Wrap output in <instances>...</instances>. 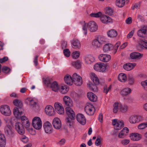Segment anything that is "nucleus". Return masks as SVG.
Here are the masks:
<instances>
[{"label": "nucleus", "mask_w": 147, "mask_h": 147, "mask_svg": "<svg viewBox=\"0 0 147 147\" xmlns=\"http://www.w3.org/2000/svg\"><path fill=\"white\" fill-rule=\"evenodd\" d=\"M138 128L140 129H144L146 128L145 123H143L139 124L138 126Z\"/></svg>", "instance_id": "obj_57"}, {"label": "nucleus", "mask_w": 147, "mask_h": 147, "mask_svg": "<svg viewBox=\"0 0 147 147\" xmlns=\"http://www.w3.org/2000/svg\"><path fill=\"white\" fill-rule=\"evenodd\" d=\"M101 15V13L100 12H99L98 13H91L90 15V16L92 17L98 18L100 17Z\"/></svg>", "instance_id": "obj_52"}, {"label": "nucleus", "mask_w": 147, "mask_h": 147, "mask_svg": "<svg viewBox=\"0 0 147 147\" xmlns=\"http://www.w3.org/2000/svg\"><path fill=\"white\" fill-rule=\"evenodd\" d=\"M54 106L56 111L58 114L63 115L64 114V109L61 103L57 102L55 103Z\"/></svg>", "instance_id": "obj_8"}, {"label": "nucleus", "mask_w": 147, "mask_h": 147, "mask_svg": "<svg viewBox=\"0 0 147 147\" xmlns=\"http://www.w3.org/2000/svg\"><path fill=\"white\" fill-rule=\"evenodd\" d=\"M67 46V42L66 41H63L61 43V46L62 49L66 48Z\"/></svg>", "instance_id": "obj_62"}, {"label": "nucleus", "mask_w": 147, "mask_h": 147, "mask_svg": "<svg viewBox=\"0 0 147 147\" xmlns=\"http://www.w3.org/2000/svg\"><path fill=\"white\" fill-rule=\"evenodd\" d=\"M72 57L73 58L76 59L79 57L80 53L78 51H75L72 53Z\"/></svg>", "instance_id": "obj_48"}, {"label": "nucleus", "mask_w": 147, "mask_h": 147, "mask_svg": "<svg viewBox=\"0 0 147 147\" xmlns=\"http://www.w3.org/2000/svg\"><path fill=\"white\" fill-rule=\"evenodd\" d=\"M105 41V37L99 36L93 39L92 42V46L95 49L100 48Z\"/></svg>", "instance_id": "obj_2"}, {"label": "nucleus", "mask_w": 147, "mask_h": 147, "mask_svg": "<svg viewBox=\"0 0 147 147\" xmlns=\"http://www.w3.org/2000/svg\"><path fill=\"white\" fill-rule=\"evenodd\" d=\"M69 90V88L66 85L61 86H60L59 91L61 94H65L67 93Z\"/></svg>", "instance_id": "obj_32"}, {"label": "nucleus", "mask_w": 147, "mask_h": 147, "mask_svg": "<svg viewBox=\"0 0 147 147\" xmlns=\"http://www.w3.org/2000/svg\"><path fill=\"white\" fill-rule=\"evenodd\" d=\"M128 81L129 84L130 85L133 84L134 82V80L131 76H129L128 77Z\"/></svg>", "instance_id": "obj_54"}, {"label": "nucleus", "mask_w": 147, "mask_h": 147, "mask_svg": "<svg viewBox=\"0 0 147 147\" xmlns=\"http://www.w3.org/2000/svg\"><path fill=\"white\" fill-rule=\"evenodd\" d=\"M113 45L111 44L108 43L105 44L103 47V50L104 52H107L112 49Z\"/></svg>", "instance_id": "obj_39"}, {"label": "nucleus", "mask_w": 147, "mask_h": 147, "mask_svg": "<svg viewBox=\"0 0 147 147\" xmlns=\"http://www.w3.org/2000/svg\"><path fill=\"white\" fill-rule=\"evenodd\" d=\"M118 80L121 82H125L127 80V77L126 74L123 73H120L118 77Z\"/></svg>", "instance_id": "obj_34"}, {"label": "nucleus", "mask_w": 147, "mask_h": 147, "mask_svg": "<svg viewBox=\"0 0 147 147\" xmlns=\"http://www.w3.org/2000/svg\"><path fill=\"white\" fill-rule=\"evenodd\" d=\"M45 132L47 134H50L52 133L53 129L51 123L49 121L45 122L43 125Z\"/></svg>", "instance_id": "obj_11"}, {"label": "nucleus", "mask_w": 147, "mask_h": 147, "mask_svg": "<svg viewBox=\"0 0 147 147\" xmlns=\"http://www.w3.org/2000/svg\"><path fill=\"white\" fill-rule=\"evenodd\" d=\"M143 119L141 116L138 115H134L131 116L128 119L129 122L131 124H135L140 122Z\"/></svg>", "instance_id": "obj_9"}, {"label": "nucleus", "mask_w": 147, "mask_h": 147, "mask_svg": "<svg viewBox=\"0 0 147 147\" xmlns=\"http://www.w3.org/2000/svg\"><path fill=\"white\" fill-rule=\"evenodd\" d=\"M98 58L101 61L106 63L109 62L111 60V57L108 54H100L98 55Z\"/></svg>", "instance_id": "obj_14"}, {"label": "nucleus", "mask_w": 147, "mask_h": 147, "mask_svg": "<svg viewBox=\"0 0 147 147\" xmlns=\"http://www.w3.org/2000/svg\"><path fill=\"white\" fill-rule=\"evenodd\" d=\"M130 139L134 141H137L140 140L142 138V135L137 133L131 134L129 135Z\"/></svg>", "instance_id": "obj_18"}, {"label": "nucleus", "mask_w": 147, "mask_h": 147, "mask_svg": "<svg viewBox=\"0 0 147 147\" xmlns=\"http://www.w3.org/2000/svg\"><path fill=\"white\" fill-rule=\"evenodd\" d=\"M137 43L140 48L143 49H147V40L144 39H139Z\"/></svg>", "instance_id": "obj_23"}, {"label": "nucleus", "mask_w": 147, "mask_h": 147, "mask_svg": "<svg viewBox=\"0 0 147 147\" xmlns=\"http://www.w3.org/2000/svg\"><path fill=\"white\" fill-rule=\"evenodd\" d=\"M141 145L139 144H129L128 146V147H140Z\"/></svg>", "instance_id": "obj_64"}, {"label": "nucleus", "mask_w": 147, "mask_h": 147, "mask_svg": "<svg viewBox=\"0 0 147 147\" xmlns=\"http://www.w3.org/2000/svg\"><path fill=\"white\" fill-rule=\"evenodd\" d=\"M120 111L123 113L126 112L128 110V107L125 105H122L120 103Z\"/></svg>", "instance_id": "obj_46"}, {"label": "nucleus", "mask_w": 147, "mask_h": 147, "mask_svg": "<svg viewBox=\"0 0 147 147\" xmlns=\"http://www.w3.org/2000/svg\"><path fill=\"white\" fill-rule=\"evenodd\" d=\"M8 60V58L7 57H5L0 59V63H2L7 61Z\"/></svg>", "instance_id": "obj_59"}, {"label": "nucleus", "mask_w": 147, "mask_h": 147, "mask_svg": "<svg viewBox=\"0 0 147 147\" xmlns=\"http://www.w3.org/2000/svg\"><path fill=\"white\" fill-rule=\"evenodd\" d=\"M71 44L73 47L75 49H79L81 47V44L80 41L78 39H74L72 41Z\"/></svg>", "instance_id": "obj_30"}, {"label": "nucleus", "mask_w": 147, "mask_h": 147, "mask_svg": "<svg viewBox=\"0 0 147 147\" xmlns=\"http://www.w3.org/2000/svg\"><path fill=\"white\" fill-rule=\"evenodd\" d=\"M64 80L65 83L67 85H72V77L70 75L66 74L64 77Z\"/></svg>", "instance_id": "obj_28"}, {"label": "nucleus", "mask_w": 147, "mask_h": 147, "mask_svg": "<svg viewBox=\"0 0 147 147\" xmlns=\"http://www.w3.org/2000/svg\"><path fill=\"white\" fill-rule=\"evenodd\" d=\"M120 45V43L119 42H117L113 48V51L114 54H115L117 52L118 48Z\"/></svg>", "instance_id": "obj_49"}, {"label": "nucleus", "mask_w": 147, "mask_h": 147, "mask_svg": "<svg viewBox=\"0 0 147 147\" xmlns=\"http://www.w3.org/2000/svg\"><path fill=\"white\" fill-rule=\"evenodd\" d=\"M107 68L106 65L103 63L98 62L95 63L93 66L94 69L97 71L104 72L105 71Z\"/></svg>", "instance_id": "obj_7"}, {"label": "nucleus", "mask_w": 147, "mask_h": 147, "mask_svg": "<svg viewBox=\"0 0 147 147\" xmlns=\"http://www.w3.org/2000/svg\"><path fill=\"white\" fill-rule=\"evenodd\" d=\"M21 140L24 143H27L28 141V138L25 136H23L20 138Z\"/></svg>", "instance_id": "obj_58"}, {"label": "nucleus", "mask_w": 147, "mask_h": 147, "mask_svg": "<svg viewBox=\"0 0 147 147\" xmlns=\"http://www.w3.org/2000/svg\"><path fill=\"white\" fill-rule=\"evenodd\" d=\"M89 87L93 91H95L96 89V87L94 85L92 84H89Z\"/></svg>", "instance_id": "obj_60"}, {"label": "nucleus", "mask_w": 147, "mask_h": 147, "mask_svg": "<svg viewBox=\"0 0 147 147\" xmlns=\"http://www.w3.org/2000/svg\"><path fill=\"white\" fill-rule=\"evenodd\" d=\"M26 101L29 105L32 107L36 105V101L34 98H28L26 99Z\"/></svg>", "instance_id": "obj_35"}, {"label": "nucleus", "mask_w": 147, "mask_h": 147, "mask_svg": "<svg viewBox=\"0 0 147 147\" xmlns=\"http://www.w3.org/2000/svg\"><path fill=\"white\" fill-rule=\"evenodd\" d=\"M139 6V4L138 3H135L131 7V9L133 10H134L135 9L138 8Z\"/></svg>", "instance_id": "obj_63"}, {"label": "nucleus", "mask_w": 147, "mask_h": 147, "mask_svg": "<svg viewBox=\"0 0 147 147\" xmlns=\"http://www.w3.org/2000/svg\"><path fill=\"white\" fill-rule=\"evenodd\" d=\"M85 63L87 64H90L95 61L94 57L90 55H87L84 57Z\"/></svg>", "instance_id": "obj_24"}, {"label": "nucleus", "mask_w": 147, "mask_h": 147, "mask_svg": "<svg viewBox=\"0 0 147 147\" xmlns=\"http://www.w3.org/2000/svg\"><path fill=\"white\" fill-rule=\"evenodd\" d=\"M143 56L142 54L139 53L134 52L130 54V57L132 59H141Z\"/></svg>", "instance_id": "obj_29"}, {"label": "nucleus", "mask_w": 147, "mask_h": 147, "mask_svg": "<svg viewBox=\"0 0 147 147\" xmlns=\"http://www.w3.org/2000/svg\"><path fill=\"white\" fill-rule=\"evenodd\" d=\"M87 96L89 99L92 101H96L97 100V96L92 92H88L87 94Z\"/></svg>", "instance_id": "obj_33"}, {"label": "nucleus", "mask_w": 147, "mask_h": 147, "mask_svg": "<svg viewBox=\"0 0 147 147\" xmlns=\"http://www.w3.org/2000/svg\"><path fill=\"white\" fill-rule=\"evenodd\" d=\"M76 118L78 121L82 125H85L86 120L84 116L82 114L79 113L76 116Z\"/></svg>", "instance_id": "obj_21"}, {"label": "nucleus", "mask_w": 147, "mask_h": 147, "mask_svg": "<svg viewBox=\"0 0 147 147\" xmlns=\"http://www.w3.org/2000/svg\"><path fill=\"white\" fill-rule=\"evenodd\" d=\"M13 104L16 106H18L21 108L23 106L22 103L19 100L16 99L13 101Z\"/></svg>", "instance_id": "obj_45"}, {"label": "nucleus", "mask_w": 147, "mask_h": 147, "mask_svg": "<svg viewBox=\"0 0 147 147\" xmlns=\"http://www.w3.org/2000/svg\"><path fill=\"white\" fill-rule=\"evenodd\" d=\"M101 138L100 136H98L96 141L95 142V145L97 146H99L101 143Z\"/></svg>", "instance_id": "obj_53"}, {"label": "nucleus", "mask_w": 147, "mask_h": 147, "mask_svg": "<svg viewBox=\"0 0 147 147\" xmlns=\"http://www.w3.org/2000/svg\"><path fill=\"white\" fill-rule=\"evenodd\" d=\"M82 30L84 33L86 35L87 33V29L91 32H94L98 29V26L96 23L93 21L89 22L88 24L84 22L82 23Z\"/></svg>", "instance_id": "obj_1"}, {"label": "nucleus", "mask_w": 147, "mask_h": 147, "mask_svg": "<svg viewBox=\"0 0 147 147\" xmlns=\"http://www.w3.org/2000/svg\"><path fill=\"white\" fill-rule=\"evenodd\" d=\"M52 124L54 128L57 129H59L61 127V121L58 117H55L53 119Z\"/></svg>", "instance_id": "obj_15"}, {"label": "nucleus", "mask_w": 147, "mask_h": 147, "mask_svg": "<svg viewBox=\"0 0 147 147\" xmlns=\"http://www.w3.org/2000/svg\"><path fill=\"white\" fill-rule=\"evenodd\" d=\"M125 3V0H116L115 1L116 5L119 7H123Z\"/></svg>", "instance_id": "obj_41"}, {"label": "nucleus", "mask_w": 147, "mask_h": 147, "mask_svg": "<svg viewBox=\"0 0 147 147\" xmlns=\"http://www.w3.org/2000/svg\"><path fill=\"white\" fill-rule=\"evenodd\" d=\"M75 119H72L69 117H67L66 119V122L67 124L70 127L73 126L74 122L73 120Z\"/></svg>", "instance_id": "obj_43"}, {"label": "nucleus", "mask_w": 147, "mask_h": 147, "mask_svg": "<svg viewBox=\"0 0 147 147\" xmlns=\"http://www.w3.org/2000/svg\"><path fill=\"white\" fill-rule=\"evenodd\" d=\"M112 123L114 129L116 130H120L124 126L123 121L121 120L114 119L112 120Z\"/></svg>", "instance_id": "obj_5"}, {"label": "nucleus", "mask_w": 147, "mask_h": 147, "mask_svg": "<svg viewBox=\"0 0 147 147\" xmlns=\"http://www.w3.org/2000/svg\"><path fill=\"white\" fill-rule=\"evenodd\" d=\"M129 129L126 127H124L120 132L118 135V137L120 138H123L127 136L129 132Z\"/></svg>", "instance_id": "obj_20"}, {"label": "nucleus", "mask_w": 147, "mask_h": 147, "mask_svg": "<svg viewBox=\"0 0 147 147\" xmlns=\"http://www.w3.org/2000/svg\"><path fill=\"white\" fill-rule=\"evenodd\" d=\"M6 144V140L4 135L2 134H0V146L5 147Z\"/></svg>", "instance_id": "obj_36"}, {"label": "nucleus", "mask_w": 147, "mask_h": 147, "mask_svg": "<svg viewBox=\"0 0 147 147\" xmlns=\"http://www.w3.org/2000/svg\"><path fill=\"white\" fill-rule=\"evenodd\" d=\"M90 77L91 80L96 85L99 84V80L97 75L93 72L91 73L90 74Z\"/></svg>", "instance_id": "obj_27"}, {"label": "nucleus", "mask_w": 147, "mask_h": 147, "mask_svg": "<svg viewBox=\"0 0 147 147\" xmlns=\"http://www.w3.org/2000/svg\"><path fill=\"white\" fill-rule=\"evenodd\" d=\"M71 64L72 66L77 69H79L81 67L80 62L78 61L72 62Z\"/></svg>", "instance_id": "obj_44"}, {"label": "nucleus", "mask_w": 147, "mask_h": 147, "mask_svg": "<svg viewBox=\"0 0 147 147\" xmlns=\"http://www.w3.org/2000/svg\"><path fill=\"white\" fill-rule=\"evenodd\" d=\"M141 85L143 89L147 91V80L142 81L141 82Z\"/></svg>", "instance_id": "obj_47"}, {"label": "nucleus", "mask_w": 147, "mask_h": 147, "mask_svg": "<svg viewBox=\"0 0 147 147\" xmlns=\"http://www.w3.org/2000/svg\"><path fill=\"white\" fill-rule=\"evenodd\" d=\"M111 86H105L104 87V93H105L106 94H107L108 92L111 90Z\"/></svg>", "instance_id": "obj_51"}, {"label": "nucleus", "mask_w": 147, "mask_h": 147, "mask_svg": "<svg viewBox=\"0 0 147 147\" xmlns=\"http://www.w3.org/2000/svg\"><path fill=\"white\" fill-rule=\"evenodd\" d=\"M100 20L104 24H108L113 22L112 20L110 17L105 15H101Z\"/></svg>", "instance_id": "obj_22"}, {"label": "nucleus", "mask_w": 147, "mask_h": 147, "mask_svg": "<svg viewBox=\"0 0 147 147\" xmlns=\"http://www.w3.org/2000/svg\"><path fill=\"white\" fill-rule=\"evenodd\" d=\"M107 35L109 37L113 38L117 36V32L115 30L112 29L107 32Z\"/></svg>", "instance_id": "obj_38"}, {"label": "nucleus", "mask_w": 147, "mask_h": 147, "mask_svg": "<svg viewBox=\"0 0 147 147\" xmlns=\"http://www.w3.org/2000/svg\"><path fill=\"white\" fill-rule=\"evenodd\" d=\"M70 107H67L65 108V111L68 117L72 119H75V113L72 109Z\"/></svg>", "instance_id": "obj_17"}, {"label": "nucleus", "mask_w": 147, "mask_h": 147, "mask_svg": "<svg viewBox=\"0 0 147 147\" xmlns=\"http://www.w3.org/2000/svg\"><path fill=\"white\" fill-rule=\"evenodd\" d=\"M11 70L8 67L4 66L2 68V72L5 74H8Z\"/></svg>", "instance_id": "obj_50"}, {"label": "nucleus", "mask_w": 147, "mask_h": 147, "mask_svg": "<svg viewBox=\"0 0 147 147\" xmlns=\"http://www.w3.org/2000/svg\"><path fill=\"white\" fill-rule=\"evenodd\" d=\"M51 87L53 91L56 92L59 90L60 86L56 82H54L51 84Z\"/></svg>", "instance_id": "obj_37"}, {"label": "nucleus", "mask_w": 147, "mask_h": 147, "mask_svg": "<svg viewBox=\"0 0 147 147\" xmlns=\"http://www.w3.org/2000/svg\"><path fill=\"white\" fill-rule=\"evenodd\" d=\"M72 84L74 83L77 86H81L82 83V79L81 77L76 73H74L72 75Z\"/></svg>", "instance_id": "obj_4"}, {"label": "nucleus", "mask_w": 147, "mask_h": 147, "mask_svg": "<svg viewBox=\"0 0 147 147\" xmlns=\"http://www.w3.org/2000/svg\"><path fill=\"white\" fill-rule=\"evenodd\" d=\"M45 112L47 115L50 116H53L55 114L54 108L50 105L46 106L45 109Z\"/></svg>", "instance_id": "obj_13"}, {"label": "nucleus", "mask_w": 147, "mask_h": 147, "mask_svg": "<svg viewBox=\"0 0 147 147\" xmlns=\"http://www.w3.org/2000/svg\"><path fill=\"white\" fill-rule=\"evenodd\" d=\"M146 29H142L139 30L137 32L138 36L140 37H144L146 34Z\"/></svg>", "instance_id": "obj_42"}, {"label": "nucleus", "mask_w": 147, "mask_h": 147, "mask_svg": "<svg viewBox=\"0 0 147 147\" xmlns=\"http://www.w3.org/2000/svg\"><path fill=\"white\" fill-rule=\"evenodd\" d=\"M84 110L86 113L88 115H93L95 112V109L91 104L87 103L85 107Z\"/></svg>", "instance_id": "obj_10"}, {"label": "nucleus", "mask_w": 147, "mask_h": 147, "mask_svg": "<svg viewBox=\"0 0 147 147\" xmlns=\"http://www.w3.org/2000/svg\"><path fill=\"white\" fill-rule=\"evenodd\" d=\"M63 101L64 104L68 107H72L73 106V101L68 96H64L63 98Z\"/></svg>", "instance_id": "obj_16"}, {"label": "nucleus", "mask_w": 147, "mask_h": 147, "mask_svg": "<svg viewBox=\"0 0 147 147\" xmlns=\"http://www.w3.org/2000/svg\"><path fill=\"white\" fill-rule=\"evenodd\" d=\"M0 112L3 115L9 116L11 114L9 107L6 105H3L0 107Z\"/></svg>", "instance_id": "obj_6"}, {"label": "nucleus", "mask_w": 147, "mask_h": 147, "mask_svg": "<svg viewBox=\"0 0 147 147\" xmlns=\"http://www.w3.org/2000/svg\"><path fill=\"white\" fill-rule=\"evenodd\" d=\"M134 32V30H131L127 35V38H131L133 36Z\"/></svg>", "instance_id": "obj_61"}, {"label": "nucleus", "mask_w": 147, "mask_h": 147, "mask_svg": "<svg viewBox=\"0 0 147 147\" xmlns=\"http://www.w3.org/2000/svg\"><path fill=\"white\" fill-rule=\"evenodd\" d=\"M15 128L17 132L20 134L23 135L24 133V129L21 123H16L15 125Z\"/></svg>", "instance_id": "obj_12"}, {"label": "nucleus", "mask_w": 147, "mask_h": 147, "mask_svg": "<svg viewBox=\"0 0 147 147\" xmlns=\"http://www.w3.org/2000/svg\"><path fill=\"white\" fill-rule=\"evenodd\" d=\"M63 53L65 56L68 57L70 56V52L68 49H65L63 50Z\"/></svg>", "instance_id": "obj_55"}, {"label": "nucleus", "mask_w": 147, "mask_h": 147, "mask_svg": "<svg viewBox=\"0 0 147 147\" xmlns=\"http://www.w3.org/2000/svg\"><path fill=\"white\" fill-rule=\"evenodd\" d=\"M32 125L35 129H40L42 127V122L40 118L38 117H34L32 120Z\"/></svg>", "instance_id": "obj_3"}, {"label": "nucleus", "mask_w": 147, "mask_h": 147, "mask_svg": "<svg viewBox=\"0 0 147 147\" xmlns=\"http://www.w3.org/2000/svg\"><path fill=\"white\" fill-rule=\"evenodd\" d=\"M131 91V89L130 88L125 87L121 90L120 94L123 96H126L130 94Z\"/></svg>", "instance_id": "obj_26"}, {"label": "nucleus", "mask_w": 147, "mask_h": 147, "mask_svg": "<svg viewBox=\"0 0 147 147\" xmlns=\"http://www.w3.org/2000/svg\"><path fill=\"white\" fill-rule=\"evenodd\" d=\"M5 132L7 136L9 137H12L14 136L15 133L11 126L7 125L5 128Z\"/></svg>", "instance_id": "obj_19"}, {"label": "nucleus", "mask_w": 147, "mask_h": 147, "mask_svg": "<svg viewBox=\"0 0 147 147\" xmlns=\"http://www.w3.org/2000/svg\"><path fill=\"white\" fill-rule=\"evenodd\" d=\"M136 64L135 63H127L123 65V69L127 71H130L134 68Z\"/></svg>", "instance_id": "obj_25"}, {"label": "nucleus", "mask_w": 147, "mask_h": 147, "mask_svg": "<svg viewBox=\"0 0 147 147\" xmlns=\"http://www.w3.org/2000/svg\"><path fill=\"white\" fill-rule=\"evenodd\" d=\"M13 113L15 117L17 119H19L21 118L22 112L20 111L17 107H15L13 110Z\"/></svg>", "instance_id": "obj_31"}, {"label": "nucleus", "mask_w": 147, "mask_h": 147, "mask_svg": "<svg viewBox=\"0 0 147 147\" xmlns=\"http://www.w3.org/2000/svg\"><path fill=\"white\" fill-rule=\"evenodd\" d=\"M130 141L129 139H123L121 141V144L123 145H127L129 142Z\"/></svg>", "instance_id": "obj_56"}, {"label": "nucleus", "mask_w": 147, "mask_h": 147, "mask_svg": "<svg viewBox=\"0 0 147 147\" xmlns=\"http://www.w3.org/2000/svg\"><path fill=\"white\" fill-rule=\"evenodd\" d=\"M113 107V111L114 113H116L118 111H120V103H118V102H115L114 104Z\"/></svg>", "instance_id": "obj_40"}]
</instances>
